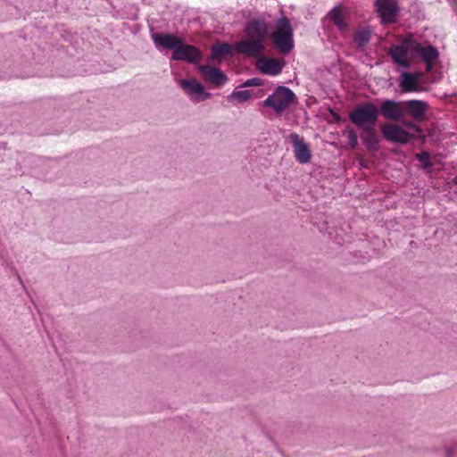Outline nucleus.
Masks as SVG:
<instances>
[{
	"label": "nucleus",
	"mask_w": 457,
	"mask_h": 457,
	"mask_svg": "<svg viewBox=\"0 0 457 457\" xmlns=\"http://www.w3.org/2000/svg\"><path fill=\"white\" fill-rule=\"evenodd\" d=\"M445 457H457V445L446 449Z\"/></svg>",
	"instance_id": "27"
},
{
	"label": "nucleus",
	"mask_w": 457,
	"mask_h": 457,
	"mask_svg": "<svg viewBox=\"0 0 457 457\" xmlns=\"http://www.w3.org/2000/svg\"><path fill=\"white\" fill-rule=\"evenodd\" d=\"M417 136H414V138H417L420 141L421 144L426 143L427 141V136L423 133V129L420 127V132H415Z\"/></svg>",
	"instance_id": "28"
},
{
	"label": "nucleus",
	"mask_w": 457,
	"mask_h": 457,
	"mask_svg": "<svg viewBox=\"0 0 457 457\" xmlns=\"http://www.w3.org/2000/svg\"><path fill=\"white\" fill-rule=\"evenodd\" d=\"M428 136L429 137H436V131H435V129H429L428 130Z\"/></svg>",
	"instance_id": "30"
},
{
	"label": "nucleus",
	"mask_w": 457,
	"mask_h": 457,
	"mask_svg": "<svg viewBox=\"0 0 457 457\" xmlns=\"http://www.w3.org/2000/svg\"><path fill=\"white\" fill-rule=\"evenodd\" d=\"M371 31L370 29H362L355 32L353 39L358 48H363L370 42Z\"/></svg>",
	"instance_id": "21"
},
{
	"label": "nucleus",
	"mask_w": 457,
	"mask_h": 457,
	"mask_svg": "<svg viewBox=\"0 0 457 457\" xmlns=\"http://www.w3.org/2000/svg\"><path fill=\"white\" fill-rule=\"evenodd\" d=\"M285 66L284 62L274 58L267 57L257 63V69L265 75L277 76L282 72Z\"/></svg>",
	"instance_id": "17"
},
{
	"label": "nucleus",
	"mask_w": 457,
	"mask_h": 457,
	"mask_svg": "<svg viewBox=\"0 0 457 457\" xmlns=\"http://www.w3.org/2000/svg\"><path fill=\"white\" fill-rule=\"evenodd\" d=\"M414 121L415 120H409L405 118H403L402 120H397L396 122L402 123L403 126L411 130H413L414 132H420V126L417 125Z\"/></svg>",
	"instance_id": "25"
},
{
	"label": "nucleus",
	"mask_w": 457,
	"mask_h": 457,
	"mask_svg": "<svg viewBox=\"0 0 457 457\" xmlns=\"http://www.w3.org/2000/svg\"><path fill=\"white\" fill-rule=\"evenodd\" d=\"M388 54L395 65L403 69H411L416 56H420L423 62H436L439 58L438 49L435 46H423L412 36H407L400 44L393 45Z\"/></svg>",
	"instance_id": "1"
},
{
	"label": "nucleus",
	"mask_w": 457,
	"mask_h": 457,
	"mask_svg": "<svg viewBox=\"0 0 457 457\" xmlns=\"http://www.w3.org/2000/svg\"><path fill=\"white\" fill-rule=\"evenodd\" d=\"M382 137L388 142L407 145L411 139H414V135L410 133L402 125L397 122H385L380 126Z\"/></svg>",
	"instance_id": "6"
},
{
	"label": "nucleus",
	"mask_w": 457,
	"mask_h": 457,
	"mask_svg": "<svg viewBox=\"0 0 457 457\" xmlns=\"http://www.w3.org/2000/svg\"><path fill=\"white\" fill-rule=\"evenodd\" d=\"M294 147L295 157L296 161L301 164H306L310 162L312 154L310 147L304 140L299 137L296 133H292L289 136Z\"/></svg>",
	"instance_id": "14"
},
{
	"label": "nucleus",
	"mask_w": 457,
	"mask_h": 457,
	"mask_svg": "<svg viewBox=\"0 0 457 457\" xmlns=\"http://www.w3.org/2000/svg\"><path fill=\"white\" fill-rule=\"evenodd\" d=\"M436 62H424L426 72H431Z\"/></svg>",
	"instance_id": "29"
},
{
	"label": "nucleus",
	"mask_w": 457,
	"mask_h": 457,
	"mask_svg": "<svg viewBox=\"0 0 457 457\" xmlns=\"http://www.w3.org/2000/svg\"><path fill=\"white\" fill-rule=\"evenodd\" d=\"M350 121L361 130H370L378 121L377 104L363 102L348 114Z\"/></svg>",
	"instance_id": "4"
},
{
	"label": "nucleus",
	"mask_w": 457,
	"mask_h": 457,
	"mask_svg": "<svg viewBox=\"0 0 457 457\" xmlns=\"http://www.w3.org/2000/svg\"><path fill=\"white\" fill-rule=\"evenodd\" d=\"M244 31L248 38L237 41V46L241 48L243 54L256 57L262 54L269 36V23L263 19H252L245 23Z\"/></svg>",
	"instance_id": "2"
},
{
	"label": "nucleus",
	"mask_w": 457,
	"mask_h": 457,
	"mask_svg": "<svg viewBox=\"0 0 457 457\" xmlns=\"http://www.w3.org/2000/svg\"><path fill=\"white\" fill-rule=\"evenodd\" d=\"M263 79L260 78H252L246 79L244 83H242L239 87H262L263 86Z\"/></svg>",
	"instance_id": "23"
},
{
	"label": "nucleus",
	"mask_w": 457,
	"mask_h": 457,
	"mask_svg": "<svg viewBox=\"0 0 457 457\" xmlns=\"http://www.w3.org/2000/svg\"><path fill=\"white\" fill-rule=\"evenodd\" d=\"M376 6L382 22L391 24L396 21L400 11L396 0H377Z\"/></svg>",
	"instance_id": "12"
},
{
	"label": "nucleus",
	"mask_w": 457,
	"mask_h": 457,
	"mask_svg": "<svg viewBox=\"0 0 457 457\" xmlns=\"http://www.w3.org/2000/svg\"><path fill=\"white\" fill-rule=\"evenodd\" d=\"M453 183L454 185H457V176L453 177Z\"/></svg>",
	"instance_id": "31"
},
{
	"label": "nucleus",
	"mask_w": 457,
	"mask_h": 457,
	"mask_svg": "<svg viewBox=\"0 0 457 457\" xmlns=\"http://www.w3.org/2000/svg\"><path fill=\"white\" fill-rule=\"evenodd\" d=\"M428 108V103L423 100L411 99L402 101L403 118L409 116L416 121H421L425 119Z\"/></svg>",
	"instance_id": "9"
},
{
	"label": "nucleus",
	"mask_w": 457,
	"mask_h": 457,
	"mask_svg": "<svg viewBox=\"0 0 457 457\" xmlns=\"http://www.w3.org/2000/svg\"><path fill=\"white\" fill-rule=\"evenodd\" d=\"M198 70L204 79L213 84L216 87H220L228 81L226 74L218 67L199 64Z\"/></svg>",
	"instance_id": "15"
},
{
	"label": "nucleus",
	"mask_w": 457,
	"mask_h": 457,
	"mask_svg": "<svg viewBox=\"0 0 457 457\" xmlns=\"http://www.w3.org/2000/svg\"><path fill=\"white\" fill-rule=\"evenodd\" d=\"M416 159L421 163V169L427 173L431 174L434 163L430 161L431 154L428 151H422L416 155Z\"/></svg>",
	"instance_id": "20"
},
{
	"label": "nucleus",
	"mask_w": 457,
	"mask_h": 457,
	"mask_svg": "<svg viewBox=\"0 0 457 457\" xmlns=\"http://www.w3.org/2000/svg\"><path fill=\"white\" fill-rule=\"evenodd\" d=\"M179 85L189 96L194 97L193 100L195 103L203 102L212 96V94L195 79H181Z\"/></svg>",
	"instance_id": "11"
},
{
	"label": "nucleus",
	"mask_w": 457,
	"mask_h": 457,
	"mask_svg": "<svg viewBox=\"0 0 457 457\" xmlns=\"http://www.w3.org/2000/svg\"><path fill=\"white\" fill-rule=\"evenodd\" d=\"M361 138L369 151L377 152L378 150L379 140L374 127H370V130H362Z\"/></svg>",
	"instance_id": "18"
},
{
	"label": "nucleus",
	"mask_w": 457,
	"mask_h": 457,
	"mask_svg": "<svg viewBox=\"0 0 457 457\" xmlns=\"http://www.w3.org/2000/svg\"><path fill=\"white\" fill-rule=\"evenodd\" d=\"M243 54V51L237 46V42L235 44H228L227 42H218L211 48L210 61L220 63L224 62L227 57L233 56L234 52Z\"/></svg>",
	"instance_id": "10"
},
{
	"label": "nucleus",
	"mask_w": 457,
	"mask_h": 457,
	"mask_svg": "<svg viewBox=\"0 0 457 457\" xmlns=\"http://www.w3.org/2000/svg\"><path fill=\"white\" fill-rule=\"evenodd\" d=\"M297 103V97L294 91L286 86H278L274 92L270 95L262 104L265 107H270L274 110L276 113H281L293 104Z\"/></svg>",
	"instance_id": "5"
},
{
	"label": "nucleus",
	"mask_w": 457,
	"mask_h": 457,
	"mask_svg": "<svg viewBox=\"0 0 457 457\" xmlns=\"http://www.w3.org/2000/svg\"><path fill=\"white\" fill-rule=\"evenodd\" d=\"M348 143L351 148L354 149L358 145V136L353 129H347Z\"/></svg>",
	"instance_id": "24"
},
{
	"label": "nucleus",
	"mask_w": 457,
	"mask_h": 457,
	"mask_svg": "<svg viewBox=\"0 0 457 457\" xmlns=\"http://www.w3.org/2000/svg\"><path fill=\"white\" fill-rule=\"evenodd\" d=\"M270 38L274 46L282 54H287L294 49V29L287 18L282 17L277 20Z\"/></svg>",
	"instance_id": "3"
},
{
	"label": "nucleus",
	"mask_w": 457,
	"mask_h": 457,
	"mask_svg": "<svg viewBox=\"0 0 457 457\" xmlns=\"http://www.w3.org/2000/svg\"><path fill=\"white\" fill-rule=\"evenodd\" d=\"M328 112L332 117V120L335 123L339 124L343 121L341 115L333 108H328Z\"/></svg>",
	"instance_id": "26"
},
{
	"label": "nucleus",
	"mask_w": 457,
	"mask_h": 457,
	"mask_svg": "<svg viewBox=\"0 0 457 457\" xmlns=\"http://www.w3.org/2000/svg\"><path fill=\"white\" fill-rule=\"evenodd\" d=\"M420 73L403 71L398 79L401 93L419 92Z\"/></svg>",
	"instance_id": "16"
},
{
	"label": "nucleus",
	"mask_w": 457,
	"mask_h": 457,
	"mask_svg": "<svg viewBox=\"0 0 457 457\" xmlns=\"http://www.w3.org/2000/svg\"><path fill=\"white\" fill-rule=\"evenodd\" d=\"M378 104L377 105L378 117L381 115L383 118L396 122L403 118L402 101H396L389 98L376 99Z\"/></svg>",
	"instance_id": "8"
},
{
	"label": "nucleus",
	"mask_w": 457,
	"mask_h": 457,
	"mask_svg": "<svg viewBox=\"0 0 457 457\" xmlns=\"http://www.w3.org/2000/svg\"><path fill=\"white\" fill-rule=\"evenodd\" d=\"M203 58L201 50L194 46L185 42L181 37L177 47L171 52L170 59L173 61L186 62L193 65H199Z\"/></svg>",
	"instance_id": "7"
},
{
	"label": "nucleus",
	"mask_w": 457,
	"mask_h": 457,
	"mask_svg": "<svg viewBox=\"0 0 457 457\" xmlns=\"http://www.w3.org/2000/svg\"><path fill=\"white\" fill-rule=\"evenodd\" d=\"M328 16L340 31H345L348 29V24L343 16V7L341 4L334 6L329 11Z\"/></svg>",
	"instance_id": "19"
},
{
	"label": "nucleus",
	"mask_w": 457,
	"mask_h": 457,
	"mask_svg": "<svg viewBox=\"0 0 457 457\" xmlns=\"http://www.w3.org/2000/svg\"><path fill=\"white\" fill-rule=\"evenodd\" d=\"M251 97V92L248 89L233 91L228 97V100L237 99L239 103H244L249 100Z\"/></svg>",
	"instance_id": "22"
},
{
	"label": "nucleus",
	"mask_w": 457,
	"mask_h": 457,
	"mask_svg": "<svg viewBox=\"0 0 457 457\" xmlns=\"http://www.w3.org/2000/svg\"><path fill=\"white\" fill-rule=\"evenodd\" d=\"M151 38L157 49L162 51L171 50L173 52L181 37L174 33L154 32L151 33Z\"/></svg>",
	"instance_id": "13"
}]
</instances>
